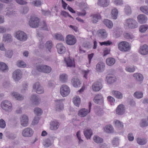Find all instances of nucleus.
Listing matches in <instances>:
<instances>
[{
	"mask_svg": "<svg viewBox=\"0 0 148 148\" xmlns=\"http://www.w3.org/2000/svg\"><path fill=\"white\" fill-rule=\"evenodd\" d=\"M116 113L118 115L123 114L125 112V109L123 105L120 104L116 109Z\"/></svg>",
	"mask_w": 148,
	"mask_h": 148,
	"instance_id": "obj_24",
	"label": "nucleus"
},
{
	"mask_svg": "<svg viewBox=\"0 0 148 148\" xmlns=\"http://www.w3.org/2000/svg\"><path fill=\"white\" fill-rule=\"evenodd\" d=\"M139 52L141 54L144 55H147L148 53V47L146 45L141 46Z\"/></svg>",
	"mask_w": 148,
	"mask_h": 148,
	"instance_id": "obj_16",
	"label": "nucleus"
},
{
	"mask_svg": "<svg viewBox=\"0 0 148 148\" xmlns=\"http://www.w3.org/2000/svg\"><path fill=\"white\" fill-rule=\"evenodd\" d=\"M17 66L20 67L24 68L26 66V64L23 61H18L17 64Z\"/></svg>",
	"mask_w": 148,
	"mask_h": 148,
	"instance_id": "obj_59",
	"label": "nucleus"
},
{
	"mask_svg": "<svg viewBox=\"0 0 148 148\" xmlns=\"http://www.w3.org/2000/svg\"><path fill=\"white\" fill-rule=\"evenodd\" d=\"M93 101L95 103L99 105H102L104 103L103 98L101 94L96 95L93 99Z\"/></svg>",
	"mask_w": 148,
	"mask_h": 148,
	"instance_id": "obj_12",
	"label": "nucleus"
},
{
	"mask_svg": "<svg viewBox=\"0 0 148 148\" xmlns=\"http://www.w3.org/2000/svg\"><path fill=\"white\" fill-rule=\"evenodd\" d=\"M2 108L8 112L11 111L12 109V105L10 102L8 100L3 101L1 104Z\"/></svg>",
	"mask_w": 148,
	"mask_h": 148,
	"instance_id": "obj_3",
	"label": "nucleus"
},
{
	"mask_svg": "<svg viewBox=\"0 0 148 148\" xmlns=\"http://www.w3.org/2000/svg\"><path fill=\"white\" fill-rule=\"evenodd\" d=\"M73 101L76 106L78 107L80 103V99L79 96H75L73 98Z\"/></svg>",
	"mask_w": 148,
	"mask_h": 148,
	"instance_id": "obj_34",
	"label": "nucleus"
},
{
	"mask_svg": "<svg viewBox=\"0 0 148 148\" xmlns=\"http://www.w3.org/2000/svg\"><path fill=\"white\" fill-rule=\"evenodd\" d=\"M28 117L26 115H22L20 118L21 125L24 127L28 125Z\"/></svg>",
	"mask_w": 148,
	"mask_h": 148,
	"instance_id": "obj_11",
	"label": "nucleus"
},
{
	"mask_svg": "<svg viewBox=\"0 0 148 148\" xmlns=\"http://www.w3.org/2000/svg\"><path fill=\"white\" fill-rule=\"evenodd\" d=\"M134 95L137 99H140L143 97V94L142 92H136L134 93Z\"/></svg>",
	"mask_w": 148,
	"mask_h": 148,
	"instance_id": "obj_49",
	"label": "nucleus"
},
{
	"mask_svg": "<svg viewBox=\"0 0 148 148\" xmlns=\"http://www.w3.org/2000/svg\"><path fill=\"white\" fill-rule=\"evenodd\" d=\"M103 22V23L108 28H112L113 26V24L111 21L110 20L106 19L104 20Z\"/></svg>",
	"mask_w": 148,
	"mask_h": 148,
	"instance_id": "obj_32",
	"label": "nucleus"
},
{
	"mask_svg": "<svg viewBox=\"0 0 148 148\" xmlns=\"http://www.w3.org/2000/svg\"><path fill=\"white\" fill-rule=\"evenodd\" d=\"M140 10L144 13L148 15V8L147 6H141Z\"/></svg>",
	"mask_w": 148,
	"mask_h": 148,
	"instance_id": "obj_50",
	"label": "nucleus"
},
{
	"mask_svg": "<svg viewBox=\"0 0 148 148\" xmlns=\"http://www.w3.org/2000/svg\"><path fill=\"white\" fill-rule=\"evenodd\" d=\"M76 41L77 39L76 38L72 35L69 34L66 36V43L68 45H73L76 43Z\"/></svg>",
	"mask_w": 148,
	"mask_h": 148,
	"instance_id": "obj_8",
	"label": "nucleus"
},
{
	"mask_svg": "<svg viewBox=\"0 0 148 148\" xmlns=\"http://www.w3.org/2000/svg\"><path fill=\"white\" fill-rule=\"evenodd\" d=\"M54 37L57 40L61 41H64V40L63 36L61 34H56L54 36Z\"/></svg>",
	"mask_w": 148,
	"mask_h": 148,
	"instance_id": "obj_53",
	"label": "nucleus"
},
{
	"mask_svg": "<svg viewBox=\"0 0 148 148\" xmlns=\"http://www.w3.org/2000/svg\"><path fill=\"white\" fill-rule=\"evenodd\" d=\"M88 113V111L87 109L83 108L79 111L78 114L80 116L84 117Z\"/></svg>",
	"mask_w": 148,
	"mask_h": 148,
	"instance_id": "obj_35",
	"label": "nucleus"
},
{
	"mask_svg": "<svg viewBox=\"0 0 148 148\" xmlns=\"http://www.w3.org/2000/svg\"><path fill=\"white\" fill-rule=\"evenodd\" d=\"M51 71V68L50 66L45 65L43 72L44 73H50Z\"/></svg>",
	"mask_w": 148,
	"mask_h": 148,
	"instance_id": "obj_54",
	"label": "nucleus"
},
{
	"mask_svg": "<svg viewBox=\"0 0 148 148\" xmlns=\"http://www.w3.org/2000/svg\"><path fill=\"white\" fill-rule=\"evenodd\" d=\"M71 82L73 86L75 87H79L80 83L79 79L77 77H74L71 80Z\"/></svg>",
	"mask_w": 148,
	"mask_h": 148,
	"instance_id": "obj_26",
	"label": "nucleus"
},
{
	"mask_svg": "<svg viewBox=\"0 0 148 148\" xmlns=\"http://www.w3.org/2000/svg\"><path fill=\"white\" fill-rule=\"evenodd\" d=\"M68 76L65 73L62 74L60 76V80L62 82H65L67 81Z\"/></svg>",
	"mask_w": 148,
	"mask_h": 148,
	"instance_id": "obj_42",
	"label": "nucleus"
},
{
	"mask_svg": "<svg viewBox=\"0 0 148 148\" xmlns=\"http://www.w3.org/2000/svg\"><path fill=\"white\" fill-rule=\"evenodd\" d=\"M98 35L103 38H106L107 36V33L106 30L103 29H101L97 31Z\"/></svg>",
	"mask_w": 148,
	"mask_h": 148,
	"instance_id": "obj_20",
	"label": "nucleus"
},
{
	"mask_svg": "<svg viewBox=\"0 0 148 148\" xmlns=\"http://www.w3.org/2000/svg\"><path fill=\"white\" fill-rule=\"evenodd\" d=\"M137 19L138 22L140 23H145L147 20V17L143 14L138 15L137 16Z\"/></svg>",
	"mask_w": 148,
	"mask_h": 148,
	"instance_id": "obj_21",
	"label": "nucleus"
},
{
	"mask_svg": "<svg viewBox=\"0 0 148 148\" xmlns=\"http://www.w3.org/2000/svg\"><path fill=\"white\" fill-rule=\"evenodd\" d=\"M33 88L38 94H41L44 92L43 88L40 86L39 82L35 83L33 85Z\"/></svg>",
	"mask_w": 148,
	"mask_h": 148,
	"instance_id": "obj_10",
	"label": "nucleus"
},
{
	"mask_svg": "<svg viewBox=\"0 0 148 148\" xmlns=\"http://www.w3.org/2000/svg\"><path fill=\"white\" fill-rule=\"evenodd\" d=\"M125 70L127 72L130 73H132L135 71V68L134 66H127L126 67Z\"/></svg>",
	"mask_w": 148,
	"mask_h": 148,
	"instance_id": "obj_51",
	"label": "nucleus"
},
{
	"mask_svg": "<svg viewBox=\"0 0 148 148\" xmlns=\"http://www.w3.org/2000/svg\"><path fill=\"white\" fill-rule=\"evenodd\" d=\"M136 141L137 143L140 145H144L147 143V140L146 139H141L139 138H137Z\"/></svg>",
	"mask_w": 148,
	"mask_h": 148,
	"instance_id": "obj_44",
	"label": "nucleus"
},
{
	"mask_svg": "<svg viewBox=\"0 0 148 148\" xmlns=\"http://www.w3.org/2000/svg\"><path fill=\"white\" fill-rule=\"evenodd\" d=\"M105 131L108 133H111L113 131L112 126L111 125L106 126L104 128Z\"/></svg>",
	"mask_w": 148,
	"mask_h": 148,
	"instance_id": "obj_41",
	"label": "nucleus"
},
{
	"mask_svg": "<svg viewBox=\"0 0 148 148\" xmlns=\"http://www.w3.org/2000/svg\"><path fill=\"white\" fill-rule=\"evenodd\" d=\"M124 10L125 14L127 15H129L131 13L130 7L128 5H127L125 6Z\"/></svg>",
	"mask_w": 148,
	"mask_h": 148,
	"instance_id": "obj_56",
	"label": "nucleus"
},
{
	"mask_svg": "<svg viewBox=\"0 0 148 148\" xmlns=\"http://www.w3.org/2000/svg\"><path fill=\"white\" fill-rule=\"evenodd\" d=\"M148 28L147 25H144L140 26L139 28V31L141 32H144Z\"/></svg>",
	"mask_w": 148,
	"mask_h": 148,
	"instance_id": "obj_48",
	"label": "nucleus"
},
{
	"mask_svg": "<svg viewBox=\"0 0 148 148\" xmlns=\"http://www.w3.org/2000/svg\"><path fill=\"white\" fill-rule=\"evenodd\" d=\"M92 89L94 91H98L102 88L101 84L99 82H97L94 83L92 86Z\"/></svg>",
	"mask_w": 148,
	"mask_h": 148,
	"instance_id": "obj_15",
	"label": "nucleus"
},
{
	"mask_svg": "<svg viewBox=\"0 0 148 148\" xmlns=\"http://www.w3.org/2000/svg\"><path fill=\"white\" fill-rule=\"evenodd\" d=\"M30 100L33 104L36 105H38L41 102V99L38 95L33 94L30 98Z\"/></svg>",
	"mask_w": 148,
	"mask_h": 148,
	"instance_id": "obj_14",
	"label": "nucleus"
},
{
	"mask_svg": "<svg viewBox=\"0 0 148 148\" xmlns=\"http://www.w3.org/2000/svg\"><path fill=\"white\" fill-rule=\"evenodd\" d=\"M119 139L117 137L114 138L112 141V144L114 147L118 146L119 144Z\"/></svg>",
	"mask_w": 148,
	"mask_h": 148,
	"instance_id": "obj_58",
	"label": "nucleus"
},
{
	"mask_svg": "<svg viewBox=\"0 0 148 148\" xmlns=\"http://www.w3.org/2000/svg\"><path fill=\"white\" fill-rule=\"evenodd\" d=\"M133 76L137 81L142 82L143 80L144 77L143 75L140 73H134L133 75Z\"/></svg>",
	"mask_w": 148,
	"mask_h": 148,
	"instance_id": "obj_22",
	"label": "nucleus"
},
{
	"mask_svg": "<svg viewBox=\"0 0 148 148\" xmlns=\"http://www.w3.org/2000/svg\"><path fill=\"white\" fill-rule=\"evenodd\" d=\"M39 20L38 18L35 16H31L29 22V25L32 28L38 27L39 25Z\"/></svg>",
	"mask_w": 148,
	"mask_h": 148,
	"instance_id": "obj_4",
	"label": "nucleus"
},
{
	"mask_svg": "<svg viewBox=\"0 0 148 148\" xmlns=\"http://www.w3.org/2000/svg\"><path fill=\"white\" fill-rule=\"evenodd\" d=\"M31 3L34 6L36 7H39L42 5V2L41 1L39 0L33 1L31 2Z\"/></svg>",
	"mask_w": 148,
	"mask_h": 148,
	"instance_id": "obj_47",
	"label": "nucleus"
},
{
	"mask_svg": "<svg viewBox=\"0 0 148 148\" xmlns=\"http://www.w3.org/2000/svg\"><path fill=\"white\" fill-rule=\"evenodd\" d=\"M8 66L4 63L0 62V70L3 72H5L8 71Z\"/></svg>",
	"mask_w": 148,
	"mask_h": 148,
	"instance_id": "obj_37",
	"label": "nucleus"
},
{
	"mask_svg": "<svg viewBox=\"0 0 148 148\" xmlns=\"http://www.w3.org/2000/svg\"><path fill=\"white\" fill-rule=\"evenodd\" d=\"M84 134L87 139H90L92 135V130L89 129H85L84 131Z\"/></svg>",
	"mask_w": 148,
	"mask_h": 148,
	"instance_id": "obj_27",
	"label": "nucleus"
},
{
	"mask_svg": "<svg viewBox=\"0 0 148 148\" xmlns=\"http://www.w3.org/2000/svg\"><path fill=\"white\" fill-rule=\"evenodd\" d=\"M125 25L129 28L134 29L138 27V23L134 19L129 18L126 20Z\"/></svg>",
	"mask_w": 148,
	"mask_h": 148,
	"instance_id": "obj_2",
	"label": "nucleus"
},
{
	"mask_svg": "<svg viewBox=\"0 0 148 148\" xmlns=\"http://www.w3.org/2000/svg\"><path fill=\"white\" fill-rule=\"evenodd\" d=\"M6 126V123L5 121L3 119L0 120V128L4 129Z\"/></svg>",
	"mask_w": 148,
	"mask_h": 148,
	"instance_id": "obj_60",
	"label": "nucleus"
},
{
	"mask_svg": "<svg viewBox=\"0 0 148 148\" xmlns=\"http://www.w3.org/2000/svg\"><path fill=\"white\" fill-rule=\"evenodd\" d=\"M70 92L69 87L65 85H63L60 88V93L61 95L63 97L67 96Z\"/></svg>",
	"mask_w": 148,
	"mask_h": 148,
	"instance_id": "obj_7",
	"label": "nucleus"
},
{
	"mask_svg": "<svg viewBox=\"0 0 148 148\" xmlns=\"http://www.w3.org/2000/svg\"><path fill=\"white\" fill-rule=\"evenodd\" d=\"M93 139L94 141L97 143H101L103 141L102 138L97 136H94L93 137Z\"/></svg>",
	"mask_w": 148,
	"mask_h": 148,
	"instance_id": "obj_43",
	"label": "nucleus"
},
{
	"mask_svg": "<svg viewBox=\"0 0 148 148\" xmlns=\"http://www.w3.org/2000/svg\"><path fill=\"white\" fill-rule=\"evenodd\" d=\"M15 1L18 4L21 5H25L27 3V2L25 0H15Z\"/></svg>",
	"mask_w": 148,
	"mask_h": 148,
	"instance_id": "obj_62",
	"label": "nucleus"
},
{
	"mask_svg": "<svg viewBox=\"0 0 148 148\" xmlns=\"http://www.w3.org/2000/svg\"><path fill=\"white\" fill-rule=\"evenodd\" d=\"M58 51L59 54H62L65 51V48L61 43L58 44L56 46Z\"/></svg>",
	"mask_w": 148,
	"mask_h": 148,
	"instance_id": "obj_17",
	"label": "nucleus"
},
{
	"mask_svg": "<svg viewBox=\"0 0 148 148\" xmlns=\"http://www.w3.org/2000/svg\"><path fill=\"white\" fill-rule=\"evenodd\" d=\"M64 99H61L57 100L56 101V106L55 109L58 111H60L64 108V105L63 102Z\"/></svg>",
	"mask_w": 148,
	"mask_h": 148,
	"instance_id": "obj_13",
	"label": "nucleus"
},
{
	"mask_svg": "<svg viewBox=\"0 0 148 148\" xmlns=\"http://www.w3.org/2000/svg\"><path fill=\"white\" fill-rule=\"evenodd\" d=\"M111 13L112 18L114 19H116L118 13V11L117 10L116 8L113 9L112 10Z\"/></svg>",
	"mask_w": 148,
	"mask_h": 148,
	"instance_id": "obj_39",
	"label": "nucleus"
},
{
	"mask_svg": "<svg viewBox=\"0 0 148 148\" xmlns=\"http://www.w3.org/2000/svg\"><path fill=\"white\" fill-rule=\"evenodd\" d=\"M112 93L115 97L118 99H121L123 98V94L119 91L113 90L112 91Z\"/></svg>",
	"mask_w": 148,
	"mask_h": 148,
	"instance_id": "obj_29",
	"label": "nucleus"
},
{
	"mask_svg": "<svg viewBox=\"0 0 148 148\" xmlns=\"http://www.w3.org/2000/svg\"><path fill=\"white\" fill-rule=\"evenodd\" d=\"M123 35L125 38L128 39H132L134 38V36L132 34L129 33H125Z\"/></svg>",
	"mask_w": 148,
	"mask_h": 148,
	"instance_id": "obj_52",
	"label": "nucleus"
},
{
	"mask_svg": "<svg viewBox=\"0 0 148 148\" xmlns=\"http://www.w3.org/2000/svg\"><path fill=\"white\" fill-rule=\"evenodd\" d=\"M79 140V143H81L83 142V140H82L80 137V132L79 131H78L76 134Z\"/></svg>",
	"mask_w": 148,
	"mask_h": 148,
	"instance_id": "obj_61",
	"label": "nucleus"
},
{
	"mask_svg": "<svg viewBox=\"0 0 148 148\" xmlns=\"http://www.w3.org/2000/svg\"><path fill=\"white\" fill-rule=\"evenodd\" d=\"M45 65H39L37 66V70L39 72H43Z\"/></svg>",
	"mask_w": 148,
	"mask_h": 148,
	"instance_id": "obj_63",
	"label": "nucleus"
},
{
	"mask_svg": "<svg viewBox=\"0 0 148 148\" xmlns=\"http://www.w3.org/2000/svg\"><path fill=\"white\" fill-rule=\"evenodd\" d=\"M97 4L103 7H106L109 4V1L108 0H98Z\"/></svg>",
	"mask_w": 148,
	"mask_h": 148,
	"instance_id": "obj_25",
	"label": "nucleus"
},
{
	"mask_svg": "<svg viewBox=\"0 0 148 148\" xmlns=\"http://www.w3.org/2000/svg\"><path fill=\"white\" fill-rule=\"evenodd\" d=\"M22 73L19 69L15 70L13 73L12 77L16 82H18L21 78Z\"/></svg>",
	"mask_w": 148,
	"mask_h": 148,
	"instance_id": "obj_9",
	"label": "nucleus"
},
{
	"mask_svg": "<svg viewBox=\"0 0 148 148\" xmlns=\"http://www.w3.org/2000/svg\"><path fill=\"white\" fill-rule=\"evenodd\" d=\"M106 62L108 66H112L115 62V59L112 58H108L106 59Z\"/></svg>",
	"mask_w": 148,
	"mask_h": 148,
	"instance_id": "obj_36",
	"label": "nucleus"
},
{
	"mask_svg": "<svg viewBox=\"0 0 148 148\" xmlns=\"http://www.w3.org/2000/svg\"><path fill=\"white\" fill-rule=\"evenodd\" d=\"M11 95L13 97L15 98L17 100H22L24 99L23 96L16 92H12L11 93Z\"/></svg>",
	"mask_w": 148,
	"mask_h": 148,
	"instance_id": "obj_30",
	"label": "nucleus"
},
{
	"mask_svg": "<svg viewBox=\"0 0 148 148\" xmlns=\"http://www.w3.org/2000/svg\"><path fill=\"white\" fill-rule=\"evenodd\" d=\"M105 64L102 62H99L96 65V70L100 72H103L105 68Z\"/></svg>",
	"mask_w": 148,
	"mask_h": 148,
	"instance_id": "obj_19",
	"label": "nucleus"
},
{
	"mask_svg": "<svg viewBox=\"0 0 148 148\" xmlns=\"http://www.w3.org/2000/svg\"><path fill=\"white\" fill-rule=\"evenodd\" d=\"M94 111L95 114L98 116H101L103 114V111L100 107H96Z\"/></svg>",
	"mask_w": 148,
	"mask_h": 148,
	"instance_id": "obj_40",
	"label": "nucleus"
},
{
	"mask_svg": "<svg viewBox=\"0 0 148 148\" xmlns=\"http://www.w3.org/2000/svg\"><path fill=\"white\" fill-rule=\"evenodd\" d=\"M140 125L142 127H146L148 125V122L145 119H142L141 121Z\"/></svg>",
	"mask_w": 148,
	"mask_h": 148,
	"instance_id": "obj_57",
	"label": "nucleus"
},
{
	"mask_svg": "<svg viewBox=\"0 0 148 148\" xmlns=\"http://www.w3.org/2000/svg\"><path fill=\"white\" fill-rule=\"evenodd\" d=\"M91 16L92 17V21L93 23H96L101 18V15L99 13L93 14Z\"/></svg>",
	"mask_w": 148,
	"mask_h": 148,
	"instance_id": "obj_28",
	"label": "nucleus"
},
{
	"mask_svg": "<svg viewBox=\"0 0 148 148\" xmlns=\"http://www.w3.org/2000/svg\"><path fill=\"white\" fill-rule=\"evenodd\" d=\"M34 132V131L32 128L30 127H27L23 130L22 134L23 137H29L33 135Z\"/></svg>",
	"mask_w": 148,
	"mask_h": 148,
	"instance_id": "obj_6",
	"label": "nucleus"
},
{
	"mask_svg": "<svg viewBox=\"0 0 148 148\" xmlns=\"http://www.w3.org/2000/svg\"><path fill=\"white\" fill-rule=\"evenodd\" d=\"M3 39L4 41L8 42H11L12 40V36L10 34H4L3 35Z\"/></svg>",
	"mask_w": 148,
	"mask_h": 148,
	"instance_id": "obj_31",
	"label": "nucleus"
},
{
	"mask_svg": "<svg viewBox=\"0 0 148 148\" xmlns=\"http://www.w3.org/2000/svg\"><path fill=\"white\" fill-rule=\"evenodd\" d=\"M16 34L15 37L20 41H25L27 39L26 34L22 31H18L16 32Z\"/></svg>",
	"mask_w": 148,
	"mask_h": 148,
	"instance_id": "obj_5",
	"label": "nucleus"
},
{
	"mask_svg": "<svg viewBox=\"0 0 148 148\" xmlns=\"http://www.w3.org/2000/svg\"><path fill=\"white\" fill-rule=\"evenodd\" d=\"M114 123L115 126L117 128H123V125L122 123L119 120H115L114 121Z\"/></svg>",
	"mask_w": 148,
	"mask_h": 148,
	"instance_id": "obj_38",
	"label": "nucleus"
},
{
	"mask_svg": "<svg viewBox=\"0 0 148 148\" xmlns=\"http://www.w3.org/2000/svg\"><path fill=\"white\" fill-rule=\"evenodd\" d=\"M119 49L122 51L127 52L130 50L131 48V45L127 42L122 41L120 42L118 45Z\"/></svg>",
	"mask_w": 148,
	"mask_h": 148,
	"instance_id": "obj_1",
	"label": "nucleus"
},
{
	"mask_svg": "<svg viewBox=\"0 0 148 148\" xmlns=\"http://www.w3.org/2000/svg\"><path fill=\"white\" fill-rule=\"evenodd\" d=\"M64 60L68 66L71 67L75 66L74 60H72L69 58H68L67 60L66 58H64Z\"/></svg>",
	"mask_w": 148,
	"mask_h": 148,
	"instance_id": "obj_33",
	"label": "nucleus"
},
{
	"mask_svg": "<svg viewBox=\"0 0 148 148\" xmlns=\"http://www.w3.org/2000/svg\"><path fill=\"white\" fill-rule=\"evenodd\" d=\"M46 46L49 51L50 52L51 49L53 46L52 41H47L46 43Z\"/></svg>",
	"mask_w": 148,
	"mask_h": 148,
	"instance_id": "obj_55",
	"label": "nucleus"
},
{
	"mask_svg": "<svg viewBox=\"0 0 148 148\" xmlns=\"http://www.w3.org/2000/svg\"><path fill=\"white\" fill-rule=\"evenodd\" d=\"M60 125L59 123L57 121H55L51 122L50 123V129L52 130H57Z\"/></svg>",
	"mask_w": 148,
	"mask_h": 148,
	"instance_id": "obj_23",
	"label": "nucleus"
},
{
	"mask_svg": "<svg viewBox=\"0 0 148 148\" xmlns=\"http://www.w3.org/2000/svg\"><path fill=\"white\" fill-rule=\"evenodd\" d=\"M34 113L37 116L41 115L42 112L41 109L38 107H36L35 108L34 110Z\"/></svg>",
	"mask_w": 148,
	"mask_h": 148,
	"instance_id": "obj_45",
	"label": "nucleus"
},
{
	"mask_svg": "<svg viewBox=\"0 0 148 148\" xmlns=\"http://www.w3.org/2000/svg\"><path fill=\"white\" fill-rule=\"evenodd\" d=\"M43 144L45 147H48L51 145V141L50 139L47 138L45 140Z\"/></svg>",
	"mask_w": 148,
	"mask_h": 148,
	"instance_id": "obj_46",
	"label": "nucleus"
},
{
	"mask_svg": "<svg viewBox=\"0 0 148 148\" xmlns=\"http://www.w3.org/2000/svg\"><path fill=\"white\" fill-rule=\"evenodd\" d=\"M106 79L107 82L109 84L113 83L116 81V77L112 74H108L106 77Z\"/></svg>",
	"mask_w": 148,
	"mask_h": 148,
	"instance_id": "obj_18",
	"label": "nucleus"
},
{
	"mask_svg": "<svg viewBox=\"0 0 148 148\" xmlns=\"http://www.w3.org/2000/svg\"><path fill=\"white\" fill-rule=\"evenodd\" d=\"M29 11V8L27 7H25L21 11V13L23 14H26Z\"/></svg>",
	"mask_w": 148,
	"mask_h": 148,
	"instance_id": "obj_64",
	"label": "nucleus"
}]
</instances>
